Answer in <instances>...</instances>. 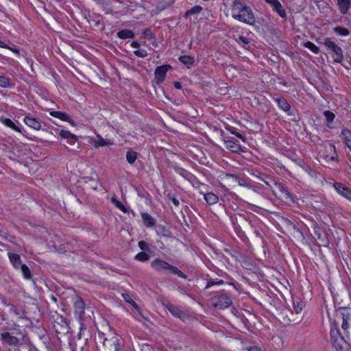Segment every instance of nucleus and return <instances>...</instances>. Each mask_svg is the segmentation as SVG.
I'll list each match as a JSON object with an SVG mask.
<instances>
[{
  "instance_id": "43",
  "label": "nucleus",
  "mask_w": 351,
  "mask_h": 351,
  "mask_svg": "<svg viewBox=\"0 0 351 351\" xmlns=\"http://www.w3.org/2000/svg\"><path fill=\"white\" fill-rule=\"evenodd\" d=\"M134 53L140 58H145L147 56V51L143 49H138L134 51Z\"/></svg>"
},
{
  "instance_id": "38",
  "label": "nucleus",
  "mask_w": 351,
  "mask_h": 351,
  "mask_svg": "<svg viewBox=\"0 0 351 351\" xmlns=\"http://www.w3.org/2000/svg\"><path fill=\"white\" fill-rule=\"evenodd\" d=\"M134 258L141 262H145L149 260V256L145 252H141L135 256Z\"/></svg>"
},
{
  "instance_id": "60",
  "label": "nucleus",
  "mask_w": 351,
  "mask_h": 351,
  "mask_svg": "<svg viewBox=\"0 0 351 351\" xmlns=\"http://www.w3.org/2000/svg\"><path fill=\"white\" fill-rule=\"evenodd\" d=\"M52 299L53 300L56 301V298L54 296L52 297Z\"/></svg>"
},
{
  "instance_id": "46",
  "label": "nucleus",
  "mask_w": 351,
  "mask_h": 351,
  "mask_svg": "<svg viewBox=\"0 0 351 351\" xmlns=\"http://www.w3.org/2000/svg\"><path fill=\"white\" fill-rule=\"evenodd\" d=\"M138 245L141 250H144V251L149 250L148 244L145 241H139Z\"/></svg>"
},
{
  "instance_id": "22",
  "label": "nucleus",
  "mask_w": 351,
  "mask_h": 351,
  "mask_svg": "<svg viewBox=\"0 0 351 351\" xmlns=\"http://www.w3.org/2000/svg\"><path fill=\"white\" fill-rule=\"evenodd\" d=\"M341 136L351 151V132L348 129H343L341 133Z\"/></svg>"
},
{
  "instance_id": "2",
  "label": "nucleus",
  "mask_w": 351,
  "mask_h": 351,
  "mask_svg": "<svg viewBox=\"0 0 351 351\" xmlns=\"http://www.w3.org/2000/svg\"><path fill=\"white\" fill-rule=\"evenodd\" d=\"M97 348L103 351H125L120 337L114 333L99 332L95 337Z\"/></svg>"
},
{
  "instance_id": "44",
  "label": "nucleus",
  "mask_w": 351,
  "mask_h": 351,
  "mask_svg": "<svg viewBox=\"0 0 351 351\" xmlns=\"http://www.w3.org/2000/svg\"><path fill=\"white\" fill-rule=\"evenodd\" d=\"M143 35L145 36V37L149 40H151V39H153L154 38V34L152 33V32L151 31L150 29L149 28H147V29H145L143 31Z\"/></svg>"
},
{
  "instance_id": "34",
  "label": "nucleus",
  "mask_w": 351,
  "mask_h": 351,
  "mask_svg": "<svg viewBox=\"0 0 351 351\" xmlns=\"http://www.w3.org/2000/svg\"><path fill=\"white\" fill-rule=\"evenodd\" d=\"M176 171L177 173H178L179 175H180L186 180H190L191 178L192 177V174L189 171L183 168L178 167L176 169Z\"/></svg>"
},
{
  "instance_id": "7",
  "label": "nucleus",
  "mask_w": 351,
  "mask_h": 351,
  "mask_svg": "<svg viewBox=\"0 0 351 351\" xmlns=\"http://www.w3.org/2000/svg\"><path fill=\"white\" fill-rule=\"evenodd\" d=\"M213 306L218 309H224L232 304L231 298L226 293L213 297L211 298Z\"/></svg>"
},
{
  "instance_id": "47",
  "label": "nucleus",
  "mask_w": 351,
  "mask_h": 351,
  "mask_svg": "<svg viewBox=\"0 0 351 351\" xmlns=\"http://www.w3.org/2000/svg\"><path fill=\"white\" fill-rule=\"evenodd\" d=\"M239 39L242 43L245 45H247L250 43V39L243 36H240Z\"/></svg>"
},
{
  "instance_id": "35",
  "label": "nucleus",
  "mask_w": 351,
  "mask_h": 351,
  "mask_svg": "<svg viewBox=\"0 0 351 351\" xmlns=\"http://www.w3.org/2000/svg\"><path fill=\"white\" fill-rule=\"evenodd\" d=\"M60 136L62 138H71L74 140L75 141L77 140V136L72 133H71L69 131L62 130L60 132Z\"/></svg>"
},
{
  "instance_id": "39",
  "label": "nucleus",
  "mask_w": 351,
  "mask_h": 351,
  "mask_svg": "<svg viewBox=\"0 0 351 351\" xmlns=\"http://www.w3.org/2000/svg\"><path fill=\"white\" fill-rule=\"evenodd\" d=\"M202 10V8L200 5H195L190 10H187L185 13V16H188L192 14H198Z\"/></svg>"
},
{
  "instance_id": "61",
  "label": "nucleus",
  "mask_w": 351,
  "mask_h": 351,
  "mask_svg": "<svg viewBox=\"0 0 351 351\" xmlns=\"http://www.w3.org/2000/svg\"><path fill=\"white\" fill-rule=\"evenodd\" d=\"M96 24H97V25H99V21L96 22Z\"/></svg>"
},
{
  "instance_id": "9",
  "label": "nucleus",
  "mask_w": 351,
  "mask_h": 351,
  "mask_svg": "<svg viewBox=\"0 0 351 351\" xmlns=\"http://www.w3.org/2000/svg\"><path fill=\"white\" fill-rule=\"evenodd\" d=\"M171 68L170 65L166 64L157 66L154 71L155 80L157 84L162 83L165 79L167 72Z\"/></svg>"
},
{
  "instance_id": "57",
  "label": "nucleus",
  "mask_w": 351,
  "mask_h": 351,
  "mask_svg": "<svg viewBox=\"0 0 351 351\" xmlns=\"http://www.w3.org/2000/svg\"><path fill=\"white\" fill-rule=\"evenodd\" d=\"M131 303L134 306H135V308H137V304L134 301H132Z\"/></svg>"
},
{
  "instance_id": "19",
  "label": "nucleus",
  "mask_w": 351,
  "mask_h": 351,
  "mask_svg": "<svg viewBox=\"0 0 351 351\" xmlns=\"http://www.w3.org/2000/svg\"><path fill=\"white\" fill-rule=\"evenodd\" d=\"M252 175L257 178H258L260 180L263 181L265 184L269 186L271 189L272 188L271 183L272 182L268 176L261 173L260 171L255 170L252 173Z\"/></svg>"
},
{
  "instance_id": "24",
  "label": "nucleus",
  "mask_w": 351,
  "mask_h": 351,
  "mask_svg": "<svg viewBox=\"0 0 351 351\" xmlns=\"http://www.w3.org/2000/svg\"><path fill=\"white\" fill-rule=\"evenodd\" d=\"M178 60L184 65H186L188 68L192 66L195 62V59L193 57L191 56H181L179 57Z\"/></svg>"
},
{
  "instance_id": "30",
  "label": "nucleus",
  "mask_w": 351,
  "mask_h": 351,
  "mask_svg": "<svg viewBox=\"0 0 351 351\" xmlns=\"http://www.w3.org/2000/svg\"><path fill=\"white\" fill-rule=\"evenodd\" d=\"M111 202L114 204V206L117 208L120 209L124 213H127L128 212V208L121 203V202L118 200L116 197H112Z\"/></svg>"
},
{
  "instance_id": "59",
  "label": "nucleus",
  "mask_w": 351,
  "mask_h": 351,
  "mask_svg": "<svg viewBox=\"0 0 351 351\" xmlns=\"http://www.w3.org/2000/svg\"><path fill=\"white\" fill-rule=\"evenodd\" d=\"M123 295V298H124V299L125 300V301H126V302H130H130L128 300V298H126V297L125 296V295Z\"/></svg>"
},
{
  "instance_id": "45",
  "label": "nucleus",
  "mask_w": 351,
  "mask_h": 351,
  "mask_svg": "<svg viewBox=\"0 0 351 351\" xmlns=\"http://www.w3.org/2000/svg\"><path fill=\"white\" fill-rule=\"evenodd\" d=\"M167 198L170 199L173 204L176 206H178L180 205V202L178 199H176L174 196H173L171 193H168L167 195Z\"/></svg>"
},
{
  "instance_id": "18",
  "label": "nucleus",
  "mask_w": 351,
  "mask_h": 351,
  "mask_svg": "<svg viewBox=\"0 0 351 351\" xmlns=\"http://www.w3.org/2000/svg\"><path fill=\"white\" fill-rule=\"evenodd\" d=\"M8 257L12 265L16 269L21 268V265L23 264L21 263V256L18 254L9 252Z\"/></svg>"
},
{
  "instance_id": "10",
  "label": "nucleus",
  "mask_w": 351,
  "mask_h": 351,
  "mask_svg": "<svg viewBox=\"0 0 351 351\" xmlns=\"http://www.w3.org/2000/svg\"><path fill=\"white\" fill-rule=\"evenodd\" d=\"M342 324L341 328L344 331V333L347 335L348 328H349L351 322V309L343 308L341 311Z\"/></svg>"
},
{
  "instance_id": "49",
  "label": "nucleus",
  "mask_w": 351,
  "mask_h": 351,
  "mask_svg": "<svg viewBox=\"0 0 351 351\" xmlns=\"http://www.w3.org/2000/svg\"><path fill=\"white\" fill-rule=\"evenodd\" d=\"M221 283H223V280H220L219 282H215L213 280H210L207 282L206 288H208L214 285L221 284Z\"/></svg>"
},
{
  "instance_id": "28",
  "label": "nucleus",
  "mask_w": 351,
  "mask_h": 351,
  "mask_svg": "<svg viewBox=\"0 0 351 351\" xmlns=\"http://www.w3.org/2000/svg\"><path fill=\"white\" fill-rule=\"evenodd\" d=\"M328 149L330 151H332L334 152V154L332 156H329L328 154H323V157L325 158L327 161H335L337 160V154L335 152V146L332 144L328 145Z\"/></svg>"
},
{
  "instance_id": "55",
  "label": "nucleus",
  "mask_w": 351,
  "mask_h": 351,
  "mask_svg": "<svg viewBox=\"0 0 351 351\" xmlns=\"http://www.w3.org/2000/svg\"><path fill=\"white\" fill-rule=\"evenodd\" d=\"M174 87L177 89H180L182 88L181 84L179 82H174Z\"/></svg>"
},
{
  "instance_id": "14",
  "label": "nucleus",
  "mask_w": 351,
  "mask_h": 351,
  "mask_svg": "<svg viewBox=\"0 0 351 351\" xmlns=\"http://www.w3.org/2000/svg\"><path fill=\"white\" fill-rule=\"evenodd\" d=\"M74 308L75 313L80 317L82 316L84 314L85 309V302L83 299L77 296L74 302Z\"/></svg>"
},
{
  "instance_id": "33",
  "label": "nucleus",
  "mask_w": 351,
  "mask_h": 351,
  "mask_svg": "<svg viewBox=\"0 0 351 351\" xmlns=\"http://www.w3.org/2000/svg\"><path fill=\"white\" fill-rule=\"evenodd\" d=\"M226 177L232 178L235 182H237L240 186H247L246 181L244 179H243L236 175L231 174V173H227Z\"/></svg>"
},
{
  "instance_id": "21",
  "label": "nucleus",
  "mask_w": 351,
  "mask_h": 351,
  "mask_svg": "<svg viewBox=\"0 0 351 351\" xmlns=\"http://www.w3.org/2000/svg\"><path fill=\"white\" fill-rule=\"evenodd\" d=\"M50 115L53 117L58 118L60 120L69 121V123L73 124V121L70 120L69 116L65 112L61 111H51L50 112Z\"/></svg>"
},
{
  "instance_id": "32",
  "label": "nucleus",
  "mask_w": 351,
  "mask_h": 351,
  "mask_svg": "<svg viewBox=\"0 0 351 351\" xmlns=\"http://www.w3.org/2000/svg\"><path fill=\"white\" fill-rule=\"evenodd\" d=\"M20 269L23 273V277L25 279L29 280L32 278V272L29 268L25 264L21 265Z\"/></svg>"
},
{
  "instance_id": "13",
  "label": "nucleus",
  "mask_w": 351,
  "mask_h": 351,
  "mask_svg": "<svg viewBox=\"0 0 351 351\" xmlns=\"http://www.w3.org/2000/svg\"><path fill=\"white\" fill-rule=\"evenodd\" d=\"M334 187L339 195L351 202V190L350 189L339 182L335 183Z\"/></svg>"
},
{
  "instance_id": "20",
  "label": "nucleus",
  "mask_w": 351,
  "mask_h": 351,
  "mask_svg": "<svg viewBox=\"0 0 351 351\" xmlns=\"http://www.w3.org/2000/svg\"><path fill=\"white\" fill-rule=\"evenodd\" d=\"M141 217L143 224L148 228L153 227L156 223V220L147 213H142Z\"/></svg>"
},
{
  "instance_id": "5",
  "label": "nucleus",
  "mask_w": 351,
  "mask_h": 351,
  "mask_svg": "<svg viewBox=\"0 0 351 351\" xmlns=\"http://www.w3.org/2000/svg\"><path fill=\"white\" fill-rule=\"evenodd\" d=\"M162 304L165 308L168 310L173 316L180 319L183 322L189 319L190 315L189 313V311L182 309L181 306L174 305L169 301L164 302Z\"/></svg>"
},
{
  "instance_id": "41",
  "label": "nucleus",
  "mask_w": 351,
  "mask_h": 351,
  "mask_svg": "<svg viewBox=\"0 0 351 351\" xmlns=\"http://www.w3.org/2000/svg\"><path fill=\"white\" fill-rule=\"evenodd\" d=\"M324 114L327 121L329 123L332 122L335 117V114L332 112L329 111V110L324 111Z\"/></svg>"
},
{
  "instance_id": "58",
  "label": "nucleus",
  "mask_w": 351,
  "mask_h": 351,
  "mask_svg": "<svg viewBox=\"0 0 351 351\" xmlns=\"http://www.w3.org/2000/svg\"><path fill=\"white\" fill-rule=\"evenodd\" d=\"M123 295V298H124V299L125 300V301H126V302H130H130L128 300V298H126V297L125 296V295Z\"/></svg>"
},
{
  "instance_id": "29",
  "label": "nucleus",
  "mask_w": 351,
  "mask_h": 351,
  "mask_svg": "<svg viewBox=\"0 0 351 351\" xmlns=\"http://www.w3.org/2000/svg\"><path fill=\"white\" fill-rule=\"evenodd\" d=\"M137 158V153L132 149H130L126 153V160L129 164H133Z\"/></svg>"
},
{
  "instance_id": "1",
  "label": "nucleus",
  "mask_w": 351,
  "mask_h": 351,
  "mask_svg": "<svg viewBox=\"0 0 351 351\" xmlns=\"http://www.w3.org/2000/svg\"><path fill=\"white\" fill-rule=\"evenodd\" d=\"M232 16L234 19L249 25H254L256 18L251 8L243 0H234L231 5Z\"/></svg>"
},
{
  "instance_id": "26",
  "label": "nucleus",
  "mask_w": 351,
  "mask_h": 351,
  "mask_svg": "<svg viewBox=\"0 0 351 351\" xmlns=\"http://www.w3.org/2000/svg\"><path fill=\"white\" fill-rule=\"evenodd\" d=\"M278 107L284 110L285 112H288L290 110V104L288 101L284 98H278L276 99Z\"/></svg>"
},
{
  "instance_id": "11",
  "label": "nucleus",
  "mask_w": 351,
  "mask_h": 351,
  "mask_svg": "<svg viewBox=\"0 0 351 351\" xmlns=\"http://www.w3.org/2000/svg\"><path fill=\"white\" fill-rule=\"evenodd\" d=\"M271 6L273 11L276 12L281 18L287 19V12L278 0H265Z\"/></svg>"
},
{
  "instance_id": "4",
  "label": "nucleus",
  "mask_w": 351,
  "mask_h": 351,
  "mask_svg": "<svg viewBox=\"0 0 351 351\" xmlns=\"http://www.w3.org/2000/svg\"><path fill=\"white\" fill-rule=\"evenodd\" d=\"M323 43L326 49L327 53L332 58L333 62L341 63L344 58L341 47L330 38H324Z\"/></svg>"
},
{
  "instance_id": "25",
  "label": "nucleus",
  "mask_w": 351,
  "mask_h": 351,
  "mask_svg": "<svg viewBox=\"0 0 351 351\" xmlns=\"http://www.w3.org/2000/svg\"><path fill=\"white\" fill-rule=\"evenodd\" d=\"M204 199L209 205H213L219 201V197L213 193H206L204 194Z\"/></svg>"
},
{
  "instance_id": "40",
  "label": "nucleus",
  "mask_w": 351,
  "mask_h": 351,
  "mask_svg": "<svg viewBox=\"0 0 351 351\" xmlns=\"http://www.w3.org/2000/svg\"><path fill=\"white\" fill-rule=\"evenodd\" d=\"M98 138L99 140L95 142V147H103L110 144V143H108L105 139H104L101 136H98Z\"/></svg>"
},
{
  "instance_id": "56",
  "label": "nucleus",
  "mask_w": 351,
  "mask_h": 351,
  "mask_svg": "<svg viewBox=\"0 0 351 351\" xmlns=\"http://www.w3.org/2000/svg\"><path fill=\"white\" fill-rule=\"evenodd\" d=\"M0 47L8 48V46L6 45V44L3 41L0 40Z\"/></svg>"
},
{
  "instance_id": "37",
  "label": "nucleus",
  "mask_w": 351,
  "mask_h": 351,
  "mask_svg": "<svg viewBox=\"0 0 351 351\" xmlns=\"http://www.w3.org/2000/svg\"><path fill=\"white\" fill-rule=\"evenodd\" d=\"M304 46L314 53H318L319 52V48L311 41L306 42Z\"/></svg>"
},
{
  "instance_id": "15",
  "label": "nucleus",
  "mask_w": 351,
  "mask_h": 351,
  "mask_svg": "<svg viewBox=\"0 0 351 351\" xmlns=\"http://www.w3.org/2000/svg\"><path fill=\"white\" fill-rule=\"evenodd\" d=\"M339 12L343 14H347L350 8H351V0H337Z\"/></svg>"
},
{
  "instance_id": "27",
  "label": "nucleus",
  "mask_w": 351,
  "mask_h": 351,
  "mask_svg": "<svg viewBox=\"0 0 351 351\" xmlns=\"http://www.w3.org/2000/svg\"><path fill=\"white\" fill-rule=\"evenodd\" d=\"M117 36L121 39L133 38L134 34L130 29H123L117 32Z\"/></svg>"
},
{
  "instance_id": "42",
  "label": "nucleus",
  "mask_w": 351,
  "mask_h": 351,
  "mask_svg": "<svg viewBox=\"0 0 351 351\" xmlns=\"http://www.w3.org/2000/svg\"><path fill=\"white\" fill-rule=\"evenodd\" d=\"M303 308V304L302 303V302L300 301H297V302L295 303V302H293V309H294V311L295 312V313H299L302 311Z\"/></svg>"
},
{
  "instance_id": "6",
  "label": "nucleus",
  "mask_w": 351,
  "mask_h": 351,
  "mask_svg": "<svg viewBox=\"0 0 351 351\" xmlns=\"http://www.w3.org/2000/svg\"><path fill=\"white\" fill-rule=\"evenodd\" d=\"M330 341L337 350H342L346 343L336 324H332L330 326Z\"/></svg>"
},
{
  "instance_id": "54",
  "label": "nucleus",
  "mask_w": 351,
  "mask_h": 351,
  "mask_svg": "<svg viewBox=\"0 0 351 351\" xmlns=\"http://www.w3.org/2000/svg\"><path fill=\"white\" fill-rule=\"evenodd\" d=\"M304 169L307 173L311 174L312 169L308 165H305Z\"/></svg>"
},
{
  "instance_id": "12",
  "label": "nucleus",
  "mask_w": 351,
  "mask_h": 351,
  "mask_svg": "<svg viewBox=\"0 0 351 351\" xmlns=\"http://www.w3.org/2000/svg\"><path fill=\"white\" fill-rule=\"evenodd\" d=\"M0 339L4 344L16 346L19 344V339L12 335L9 332H3L0 334Z\"/></svg>"
},
{
  "instance_id": "3",
  "label": "nucleus",
  "mask_w": 351,
  "mask_h": 351,
  "mask_svg": "<svg viewBox=\"0 0 351 351\" xmlns=\"http://www.w3.org/2000/svg\"><path fill=\"white\" fill-rule=\"evenodd\" d=\"M150 265L152 268H153L157 272L163 273L165 274L177 275L178 277L183 279L187 278V276L178 267L160 258H155L151 262Z\"/></svg>"
},
{
  "instance_id": "17",
  "label": "nucleus",
  "mask_w": 351,
  "mask_h": 351,
  "mask_svg": "<svg viewBox=\"0 0 351 351\" xmlns=\"http://www.w3.org/2000/svg\"><path fill=\"white\" fill-rule=\"evenodd\" d=\"M24 122L30 128H32L35 130H39L41 129V123L36 119L30 116H26L24 118Z\"/></svg>"
},
{
  "instance_id": "36",
  "label": "nucleus",
  "mask_w": 351,
  "mask_h": 351,
  "mask_svg": "<svg viewBox=\"0 0 351 351\" xmlns=\"http://www.w3.org/2000/svg\"><path fill=\"white\" fill-rule=\"evenodd\" d=\"M0 86L4 88H10L12 85L10 78L3 75H0Z\"/></svg>"
},
{
  "instance_id": "16",
  "label": "nucleus",
  "mask_w": 351,
  "mask_h": 351,
  "mask_svg": "<svg viewBox=\"0 0 351 351\" xmlns=\"http://www.w3.org/2000/svg\"><path fill=\"white\" fill-rule=\"evenodd\" d=\"M224 144L228 149L234 153L239 154L243 152L241 145L231 139L224 140Z\"/></svg>"
},
{
  "instance_id": "8",
  "label": "nucleus",
  "mask_w": 351,
  "mask_h": 351,
  "mask_svg": "<svg viewBox=\"0 0 351 351\" xmlns=\"http://www.w3.org/2000/svg\"><path fill=\"white\" fill-rule=\"evenodd\" d=\"M270 180L274 184L276 189L273 190V193L277 196L278 193L276 192V191H278V197L282 199L288 200L289 199H291V193L288 191L287 189L281 183L276 182V180H274L272 179H270Z\"/></svg>"
},
{
  "instance_id": "51",
  "label": "nucleus",
  "mask_w": 351,
  "mask_h": 351,
  "mask_svg": "<svg viewBox=\"0 0 351 351\" xmlns=\"http://www.w3.org/2000/svg\"><path fill=\"white\" fill-rule=\"evenodd\" d=\"M313 141L317 143V144H320V145L322 143V140L317 136H313Z\"/></svg>"
},
{
  "instance_id": "53",
  "label": "nucleus",
  "mask_w": 351,
  "mask_h": 351,
  "mask_svg": "<svg viewBox=\"0 0 351 351\" xmlns=\"http://www.w3.org/2000/svg\"><path fill=\"white\" fill-rule=\"evenodd\" d=\"M131 46H132L133 48H139V47H140V44H139L137 41H133V42H132V43H131Z\"/></svg>"
},
{
  "instance_id": "52",
  "label": "nucleus",
  "mask_w": 351,
  "mask_h": 351,
  "mask_svg": "<svg viewBox=\"0 0 351 351\" xmlns=\"http://www.w3.org/2000/svg\"><path fill=\"white\" fill-rule=\"evenodd\" d=\"M235 136H237L238 138H241L244 142L246 140V138L238 132L236 133Z\"/></svg>"
},
{
  "instance_id": "23",
  "label": "nucleus",
  "mask_w": 351,
  "mask_h": 351,
  "mask_svg": "<svg viewBox=\"0 0 351 351\" xmlns=\"http://www.w3.org/2000/svg\"><path fill=\"white\" fill-rule=\"evenodd\" d=\"M0 121L3 123L5 125L12 128V130L18 132H21V128L16 126L10 119L2 117L0 118Z\"/></svg>"
},
{
  "instance_id": "48",
  "label": "nucleus",
  "mask_w": 351,
  "mask_h": 351,
  "mask_svg": "<svg viewBox=\"0 0 351 351\" xmlns=\"http://www.w3.org/2000/svg\"><path fill=\"white\" fill-rule=\"evenodd\" d=\"M226 129L229 131L231 134H236V133L237 132V130L236 128H233V127H231L230 125H227L226 126Z\"/></svg>"
},
{
  "instance_id": "50",
  "label": "nucleus",
  "mask_w": 351,
  "mask_h": 351,
  "mask_svg": "<svg viewBox=\"0 0 351 351\" xmlns=\"http://www.w3.org/2000/svg\"><path fill=\"white\" fill-rule=\"evenodd\" d=\"M248 351H264L257 346H251L247 349Z\"/></svg>"
},
{
  "instance_id": "31",
  "label": "nucleus",
  "mask_w": 351,
  "mask_h": 351,
  "mask_svg": "<svg viewBox=\"0 0 351 351\" xmlns=\"http://www.w3.org/2000/svg\"><path fill=\"white\" fill-rule=\"evenodd\" d=\"M334 32L339 35L343 36H347L350 34V31L347 28L341 26H337L333 29Z\"/></svg>"
}]
</instances>
